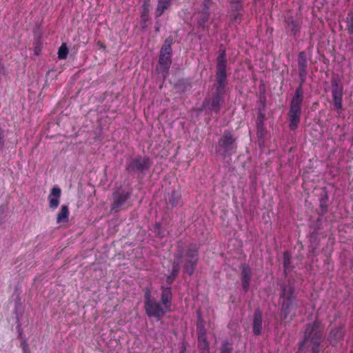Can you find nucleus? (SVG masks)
Here are the masks:
<instances>
[{"label": "nucleus", "instance_id": "c756f323", "mask_svg": "<svg viewBox=\"0 0 353 353\" xmlns=\"http://www.w3.org/2000/svg\"><path fill=\"white\" fill-rule=\"evenodd\" d=\"M68 54V48L65 43H62L58 50V58L59 59H65Z\"/></svg>", "mask_w": 353, "mask_h": 353}, {"label": "nucleus", "instance_id": "0eeeda50", "mask_svg": "<svg viewBox=\"0 0 353 353\" xmlns=\"http://www.w3.org/2000/svg\"><path fill=\"white\" fill-rule=\"evenodd\" d=\"M152 165V161L149 157L137 155L127 162L125 170L129 173L143 174Z\"/></svg>", "mask_w": 353, "mask_h": 353}, {"label": "nucleus", "instance_id": "9d476101", "mask_svg": "<svg viewBox=\"0 0 353 353\" xmlns=\"http://www.w3.org/2000/svg\"><path fill=\"white\" fill-rule=\"evenodd\" d=\"M131 196V192L127 190H117L112 194L113 202L111 204V210L117 212Z\"/></svg>", "mask_w": 353, "mask_h": 353}, {"label": "nucleus", "instance_id": "bb28decb", "mask_svg": "<svg viewBox=\"0 0 353 353\" xmlns=\"http://www.w3.org/2000/svg\"><path fill=\"white\" fill-rule=\"evenodd\" d=\"M199 347L201 350L206 351V353H209V343L206 339L205 334H200L198 338Z\"/></svg>", "mask_w": 353, "mask_h": 353}, {"label": "nucleus", "instance_id": "423d86ee", "mask_svg": "<svg viewBox=\"0 0 353 353\" xmlns=\"http://www.w3.org/2000/svg\"><path fill=\"white\" fill-rule=\"evenodd\" d=\"M236 138L231 130H225L216 146V152L223 158L231 156L236 152Z\"/></svg>", "mask_w": 353, "mask_h": 353}, {"label": "nucleus", "instance_id": "e433bc0d", "mask_svg": "<svg viewBox=\"0 0 353 353\" xmlns=\"http://www.w3.org/2000/svg\"><path fill=\"white\" fill-rule=\"evenodd\" d=\"M23 353H30V351L29 350V347H26L23 349Z\"/></svg>", "mask_w": 353, "mask_h": 353}, {"label": "nucleus", "instance_id": "72a5a7b5", "mask_svg": "<svg viewBox=\"0 0 353 353\" xmlns=\"http://www.w3.org/2000/svg\"><path fill=\"white\" fill-rule=\"evenodd\" d=\"M232 8H234V6L232 7ZM234 11L236 12V13H234L233 15H232V21H237L239 18L241 17V14L238 13L239 11H236L234 9H233Z\"/></svg>", "mask_w": 353, "mask_h": 353}, {"label": "nucleus", "instance_id": "7c9ffc66", "mask_svg": "<svg viewBox=\"0 0 353 353\" xmlns=\"http://www.w3.org/2000/svg\"><path fill=\"white\" fill-rule=\"evenodd\" d=\"M320 208H321L322 214L327 212V205L326 204V199H321L320 200Z\"/></svg>", "mask_w": 353, "mask_h": 353}, {"label": "nucleus", "instance_id": "6e6552de", "mask_svg": "<svg viewBox=\"0 0 353 353\" xmlns=\"http://www.w3.org/2000/svg\"><path fill=\"white\" fill-rule=\"evenodd\" d=\"M331 92L334 109L338 112L341 113L343 108V96L344 94L343 85L340 81L336 78L331 80Z\"/></svg>", "mask_w": 353, "mask_h": 353}, {"label": "nucleus", "instance_id": "ea45409f", "mask_svg": "<svg viewBox=\"0 0 353 353\" xmlns=\"http://www.w3.org/2000/svg\"><path fill=\"white\" fill-rule=\"evenodd\" d=\"M19 336L20 338H22V332H21V331L19 332Z\"/></svg>", "mask_w": 353, "mask_h": 353}, {"label": "nucleus", "instance_id": "4468645a", "mask_svg": "<svg viewBox=\"0 0 353 353\" xmlns=\"http://www.w3.org/2000/svg\"><path fill=\"white\" fill-rule=\"evenodd\" d=\"M61 195V190L54 186L48 196L49 207L53 210L56 209L59 205V201Z\"/></svg>", "mask_w": 353, "mask_h": 353}, {"label": "nucleus", "instance_id": "c03bdc74", "mask_svg": "<svg viewBox=\"0 0 353 353\" xmlns=\"http://www.w3.org/2000/svg\"><path fill=\"white\" fill-rule=\"evenodd\" d=\"M202 353H206V351L202 350Z\"/></svg>", "mask_w": 353, "mask_h": 353}, {"label": "nucleus", "instance_id": "473e14b6", "mask_svg": "<svg viewBox=\"0 0 353 353\" xmlns=\"http://www.w3.org/2000/svg\"><path fill=\"white\" fill-rule=\"evenodd\" d=\"M176 277L175 276H173L171 274L168 275L166 277V283L168 284V285L170 287V285L172 284L173 281L176 279Z\"/></svg>", "mask_w": 353, "mask_h": 353}, {"label": "nucleus", "instance_id": "f3484780", "mask_svg": "<svg viewBox=\"0 0 353 353\" xmlns=\"http://www.w3.org/2000/svg\"><path fill=\"white\" fill-rule=\"evenodd\" d=\"M161 303L164 306L165 309H168L170 306L171 301L172 299L171 287L161 286Z\"/></svg>", "mask_w": 353, "mask_h": 353}, {"label": "nucleus", "instance_id": "f8f14e48", "mask_svg": "<svg viewBox=\"0 0 353 353\" xmlns=\"http://www.w3.org/2000/svg\"><path fill=\"white\" fill-rule=\"evenodd\" d=\"M345 333L343 325L332 328L327 338L330 345L336 347L341 343L343 341Z\"/></svg>", "mask_w": 353, "mask_h": 353}, {"label": "nucleus", "instance_id": "4c0bfd02", "mask_svg": "<svg viewBox=\"0 0 353 353\" xmlns=\"http://www.w3.org/2000/svg\"><path fill=\"white\" fill-rule=\"evenodd\" d=\"M185 349H186V347H185V345L183 344V347H182V350H181L180 353H185Z\"/></svg>", "mask_w": 353, "mask_h": 353}, {"label": "nucleus", "instance_id": "cd10ccee", "mask_svg": "<svg viewBox=\"0 0 353 353\" xmlns=\"http://www.w3.org/2000/svg\"><path fill=\"white\" fill-rule=\"evenodd\" d=\"M290 26V31L294 36H296L300 31L301 22L297 19H292L289 22Z\"/></svg>", "mask_w": 353, "mask_h": 353}, {"label": "nucleus", "instance_id": "412c9836", "mask_svg": "<svg viewBox=\"0 0 353 353\" xmlns=\"http://www.w3.org/2000/svg\"><path fill=\"white\" fill-rule=\"evenodd\" d=\"M183 261V254H175L174 256V261L172 263L171 274L178 276L180 269H181V263Z\"/></svg>", "mask_w": 353, "mask_h": 353}, {"label": "nucleus", "instance_id": "2f4dec72", "mask_svg": "<svg viewBox=\"0 0 353 353\" xmlns=\"http://www.w3.org/2000/svg\"><path fill=\"white\" fill-rule=\"evenodd\" d=\"M155 300L154 299H152L150 292L148 290L144 295V306L148 304V303H150V301H154Z\"/></svg>", "mask_w": 353, "mask_h": 353}, {"label": "nucleus", "instance_id": "6ab92c4d", "mask_svg": "<svg viewBox=\"0 0 353 353\" xmlns=\"http://www.w3.org/2000/svg\"><path fill=\"white\" fill-rule=\"evenodd\" d=\"M210 13L209 8L205 5L201 12L199 13V17L197 20L198 28L204 30L206 28V23L210 19Z\"/></svg>", "mask_w": 353, "mask_h": 353}, {"label": "nucleus", "instance_id": "dca6fc26", "mask_svg": "<svg viewBox=\"0 0 353 353\" xmlns=\"http://www.w3.org/2000/svg\"><path fill=\"white\" fill-rule=\"evenodd\" d=\"M183 205L181 194L178 190H173L167 201L168 208H174Z\"/></svg>", "mask_w": 353, "mask_h": 353}, {"label": "nucleus", "instance_id": "37998d69", "mask_svg": "<svg viewBox=\"0 0 353 353\" xmlns=\"http://www.w3.org/2000/svg\"><path fill=\"white\" fill-rule=\"evenodd\" d=\"M159 30V28H156V31L158 32Z\"/></svg>", "mask_w": 353, "mask_h": 353}, {"label": "nucleus", "instance_id": "39448f33", "mask_svg": "<svg viewBox=\"0 0 353 353\" xmlns=\"http://www.w3.org/2000/svg\"><path fill=\"white\" fill-rule=\"evenodd\" d=\"M304 97L292 95L288 112V121L289 128L295 130L298 128L301 122L302 107Z\"/></svg>", "mask_w": 353, "mask_h": 353}, {"label": "nucleus", "instance_id": "393cba45", "mask_svg": "<svg viewBox=\"0 0 353 353\" xmlns=\"http://www.w3.org/2000/svg\"><path fill=\"white\" fill-rule=\"evenodd\" d=\"M69 208L66 205H63L61 206L60 212L58 213L57 216V222H67L68 221L69 216Z\"/></svg>", "mask_w": 353, "mask_h": 353}, {"label": "nucleus", "instance_id": "7ed1b4c3", "mask_svg": "<svg viewBox=\"0 0 353 353\" xmlns=\"http://www.w3.org/2000/svg\"><path fill=\"white\" fill-rule=\"evenodd\" d=\"M199 245L196 243H190L185 250H178L176 254H182L184 259L183 270L188 275L192 276L197 266L199 259Z\"/></svg>", "mask_w": 353, "mask_h": 353}, {"label": "nucleus", "instance_id": "2eb2a0df", "mask_svg": "<svg viewBox=\"0 0 353 353\" xmlns=\"http://www.w3.org/2000/svg\"><path fill=\"white\" fill-rule=\"evenodd\" d=\"M263 315L259 309H256L253 316V333L259 336L262 333Z\"/></svg>", "mask_w": 353, "mask_h": 353}, {"label": "nucleus", "instance_id": "f03ea898", "mask_svg": "<svg viewBox=\"0 0 353 353\" xmlns=\"http://www.w3.org/2000/svg\"><path fill=\"white\" fill-rule=\"evenodd\" d=\"M227 65L226 50L221 45L216 58L214 83L215 92H218L219 93H225V88L228 85Z\"/></svg>", "mask_w": 353, "mask_h": 353}, {"label": "nucleus", "instance_id": "c9c22d12", "mask_svg": "<svg viewBox=\"0 0 353 353\" xmlns=\"http://www.w3.org/2000/svg\"><path fill=\"white\" fill-rule=\"evenodd\" d=\"M263 130V126L258 125V134H262Z\"/></svg>", "mask_w": 353, "mask_h": 353}, {"label": "nucleus", "instance_id": "1a4fd4ad", "mask_svg": "<svg viewBox=\"0 0 353 353\" xmlns=\"http://www.w3.org/2000/svg\"><path fill=\"white\" fill-rule=\"evenodd\" d=\"M144 309L149 318L153 317L157 321H160L163 317L167 310L161 303L157 302L156 300L148 303V304L144 306Z\"/></svg>", "mask_w": 353, "mask_h": 353}, {"label": "nucleus", "instance_id": "a878e982", "mask_svg": "<svg viewBox=\"0 0 353 353\" xmlns=\"http://www.w3.org/2000/svg\"><path fill=\"white\" fill-rule=\"evenodd\" d=\"M292 256L289 251L283 252V270L285 274L292 270Z\"/></svg>", "mask_w": 353, "mask_h": 353}, {"label": "nucleus", "instance_id": "f704fd0d", "mask_svg": "<svg viewBox=\"0 0 353 353\" xmlns=\"http://www.w3.org/2000/svg\"><path fill=\"white\" fill-rule=\"evenodd\" d=\"M21 347L22 350H23V348H26V347H28V344L27 341H26V339H23V340L21 341Z\"/></svg>", "mask_w": 353, "mask_h": 353}, {"label": "nucleus", "instance_id": "ddd939ff", "mask_svg": "<svg viewBox=\"0 0 353 353\" xmlns=\"http://www.w3.org/2000/svg\"><path fill=\"white\" fill-rule=\"evenodd\" d=\"M241 269L242 288L245 292H247L250 288V281L252 276V271L250 267L245 263L241 265Z\"/></svg>", "mask_w": 353, "mask_h": 353}, {"label": "nucleus", "instance_id": "aec40b11", "mask_svg": "<svg viewBox=\"0 0 353 353\" xmlns=\"http://www.w3.org/2000/svg\"><path fill=\"white\" fill-rule=\"evenodd\" d=\"M225 94L219 93L218 92H215L210 101V109L214 112L215 113H218L220 111V103L222 99L223 96Z\"/></svg>", "mask_w": 353, "mask_h": 353}, {"label": "nucleus", "instance_id": "9b49d317", "mask_svg": "<svg viewBox=\"0 0 353 353\" xmlns=\"http://www.w3.org/2000/svg\"><path fill=\"white\" fill-rule=\"evenodd\" d=\"M295 300L296 299L288 298L281 299V316L284 320L287 319L290 314H291L290 320H292L296 316V304L295 303Z\"/></svg>", "mask_w": 353, "mask_h": 353}, {"label": "nucleus", "instance_id": "5701e85b", "mask_svg": "<svg viewBox=\"0 0 353 353\" xmlns=\"http://www.w3.org/2000/svg\"><path fill=\"white\" fill-rule=\"evenodd\" d=\"M299 77V83L296 88L293 95L304 97L303 85L306 81L307 73L298 72Z\"/></svg>", "mask_w": 353, "mask_h": 353}, {"label": "nucleus", "instance_id": "f257e3e1", "mask_svg": "<svg viewBox=\"0 0 353 353\" xmlns=\"http://www.w3.org/2000/svg\"><path fill=\"white\" fill-rule=\"evenodd\" d=\"M325 327L323 323L316 319L305 326L303 339L299 343L297 353H303L305 346L311 347V353H319V346L324 338Z\"/></svg>", "mask_w": 353, "mask_h": 353}, {"label": "nucleus", "instance_id": "4be33fe9", "mask_svg": "<svg viewBox=\"0 0 353 353\" xmlns=\"http://www.w3.org/2000/svg\"><path fill=\"white\" fill-rule=\"evenodd\" d=\"M296 299L294 296V288L292 285H283L281 286V292L280 299Z\"/></svg>", "mask_w": 353, "mask_h": 353}, {"label": "nucleus", "instance_id": "20e7f679", "mask_svg": "<svg viewBox=\"0 0 353 353\" xmlns=\"http://www.w3.org/2000/svg\"><path fill=\"white\" fill-rule=\"evenodd\" d=\"M172 43L173 38L172 37L166 38L159 52V68L157 70L162 74L164 79L166 78L172 63Z\"/></svg>", "mask_w": 353, "mask_h": 353}, {"label": "nucleus", "instance_id": "c85d7f7f", "mask_svg": "<svg viewBox=\"0 0 353 353\" xmlns=\"http://www.w3.org/2000/svg\"><path fill=\"white\" fill-rule=\"evenodd\" d=\"M233 344L229 341H224L220 347V353H232Z\"/></svg>", "mask_w": 353, "mask_h": 353}, {"label": "nucleus", "instance_id": "a211bd4d", "mask_svg": "<svg viewBox=\"0 0 353 353\" xmlns=\"http://www.w3.org/2000/svg\"><path fill=\"white\" fill-rule=\"evenodd\" d=\"M298 72L307 73L308 61L307 53L305 51L299 52L297 57Z\"/></svg>", "mask_w": 353, "mask_h": 353}, {"label": "nucleus", "instance_id": "a19ab883", "mask_svg": "<svg viewBox=\"0 0 353 353\" xmlns=\"http://www.w3.org/2000/svg\"><path fill=\"white\" fill-rule=\"evenodd\" d=\"M100 47H101V48H105V46H104L102 43L100 45Z\"/></svg>", "mask_w": 353, "mask_h": 353}, {"label": "nucleus", "instance_id": "58836bf2", "mask_svg": "<svg viewBox=\"0 0 353 353\" xmlns=\"http://www.w3.org/2000/svg\"><path fill=\"white\" fill-rule=\"evenodd\" d=\"M154 225H155L156 229H160V228H161V225L159 223H155Z\"/></svg>", "mask_w": 353, "mask_h": 353}, {"label": "nucleus", "instance_id": "79ce46f5", "mask_svg": "<svg viewBox=\"0 0 353 353\" xmlns=\"http://www.w3.org/2000/svg\"><path fill=\"white\" fill-rule=\"evenodd\" d=\"M312 48H313V46H309L308 49H309V50H310V49H312Z\"/></svg>", "mask_w": 353, "mask_h": 353}, {"label": "nucleus", "instance_id": "b1692460", "mask_svg": "<svg viewBox=\"0 0 353 353\" xmlns=\"http://www.w3.org/2000/svg\"><path fill=\"white\" fill-rule=\"evenodd\" d=\"M172 1L173 0H158L156 8L157 16L161 17L165 10L171 6Z\"/></svg>", "mask_w": 353, "mask_h": 353}]
</instances>
